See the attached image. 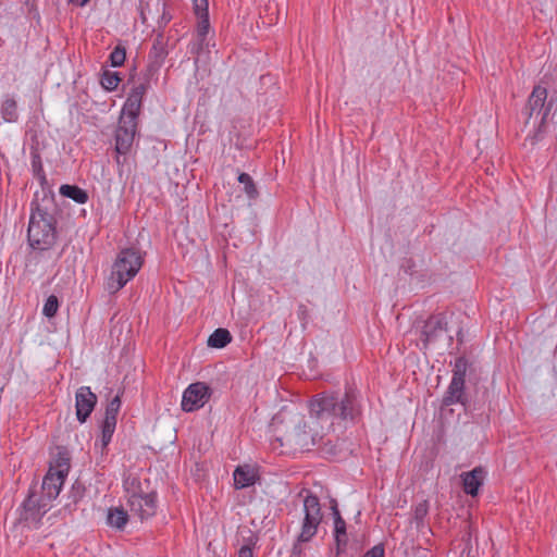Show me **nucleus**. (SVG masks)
<instances>
[{
	"label": "nucleus",
	"mask_w": 557,
	"mask_h": 557,
	"mask_svg": "<svg viewBox=\"0 0 557 557\" xmlns=\"http://www.w3.org/2000/svg\"><path fill=\"white\" fill-rule=\"evenodd\" d=\"M89 0H70V2L77 7H84Z\"/></svg>",
	"instance_id": "nucleus-43"
},
{
	"label": "nucleus",
	"mask_w": 557,
	"mask_h": 557,
	"mask_svg": "<svg viewBox=\"0 0 557 557\" xmlns=\"http://www.w3.org/2000/svg\"><path fill=\"white\" fill-rule=\"evenodd\" d=\"M331 510L334 520L333 537H348L346 521L342 517L335 499L331 503Z\"/></svg>",
	"instance_id": "nucleus-20"
},
{
	"label": "nucleus",
	"mask_w": 557,
	"mask_h": 557,
	"mask_svg": "<svg viewBox=\"0 0 557 557\" xmlns=\"http://www.w3.org/2000/svg\"><path fill=\"white\" fill-rule=\"evenodd\" d=\"M154 5L157 10H159L160 8L162 9V15L158 21L159 27L166 26L168 23L172 20L171 14L166 12V4L162 0H156Z\"/></svg>",
	"instance_id": "nucleus-35"
},
{
	"label": "nucleus",
	"mask_w": 557,
	"mask_h": 557,
	"mask_svg": "<svg viewBox=\"0 0 557 557\" xmlns=\"http://www.w3.org/2000/svg\"><path fill=\"white\" fill-rule=\"evenodd\" d=\"M414 268V262L411 259H405L403 263L400 264V269L407 273L412 274Z\"/></svg>",
	"instance_id": "nucleus-41"
},
{
	"label": "nucleus",
	"mask_w": 557,
	"mask_h": 557,
	"mask_svg": "<svg viewBox=\"0 0 557 557\" xmlns=\"http://www.w3.org/2000/svg\"><path fill=\"white\" fill-rule=\"evenodd\" d=\"M121 405V396L117 394L107 405L103 420L116 423Z\"/></svg>",
	"instance_id": "nucleus-27"
},
{
	"label": "nucleus",
	"mask_w": 557,
	"mask_h": 557,
	"mask_svg": "<svg viewBox=\"0 0 557 557\" xmlns=\"http://www.w3.org/2000/svg\"><path fill=\"white\" fill-rule=\"evenodd\" d=\"M234 486L237 490L246 488L256 483V473L249 467H237L233 473Z\"/></svg>",
	"instance_id": "nucleus-17"
},
{
	"label": "nucleus",
	"mask_w": 557,
	"mask_h": 557,
	"mask_svg": "<svg viewBox=\"0 0 557 557\" xmlns=\"http://www.w3.org/2000/svg\"><path fill=\"white\" fill-rule=\"evenodd\" d=\"M166 54H168V51H166V48H165V45H164L162 38L156 39V41L153 42L152 48L150 50V55L153 57L154 60L158 62V61H163L164 58L166 57Z\"/></svg>",
	"instance_id": "nucleus-33"
},
{
	"label": "nucleus",
	"mask_w": 557,
	"mask_h": 557,
	"mask_svg": "<svg viewBox=\"0 0 557 557\" xmlns=\"http://www.w3.org/2000/svg\"><path fill=\"white\" fill-rule=\"evenodd\" d=\"M123 488L128 495V498H133V496H138L144 493L140 479L134 474H127L124 476Z\"/></svg>",
	"instance_id": "nucleus-23"
},
{
	"label": "nucleus",
	"mask_w": 557,
	"mask_h": 557,
	"mask_svg": "<svg viewBox=\"0 0 557 557\" xmlns=\"http://www.w3.org/2000/svg\"><path fill=\"white\" fill-rule=\"evenodd\" d=\"M237 180L240 184L244 185V191L249 199L255 200L258 198L259 191L256 187L252 177L248 173H240Z\"/></svg>",
	"instance_id": "nucleus-25"
},
{
	"label": "nucleus",
	"mask_w": 557,
	"mask_h": 557,
	"mask_svg": "<svg viewBox=\"0 0 557 557\" xmlns=\"http://www.w3.org/2000/svg\"><path fill=\"white\" fill-rule=\"evenodd\" d=\"M69 470L70 459L62 455L57 459L55 467L51 466L49 468V471L42 480L40 491H38L39 496L44 497L48 504L51 505L59 496L65 478L69 474Z\"/></svg>",
	"instance_id": "nucleus-6"
},
{
	"label": "nucleus",
	"mask_w": 557,
	"mask_h": 557,
	"mask_svg": "<svg viewBox=\"0 0 557 557\" xmlns=\"http://www.w3.org/2000/svg\"><path fill=\"white\" fill-rule=\"evenodd\" d=\"M428 512H429L428 500H422L413 507L412 519L416 523L417 529H421L424 527V519L428 516Z\"/></svg>",
	"instance_id": "nucleus-26"
},
{
	"label": "nucleus",
	"mask_w": 557,
	"mask_h": 557,
	"mask_svg": "<svg viewBox=\"0 0 557 557\" xmlns=\"http://www.w3.org/2000/svg\"><path fill=\"white\" fill-rule=\"evenodd\" d=\"M128 522L127 511L122 507L110 508L108 511L107 523L117 530H123Z\"/></svg>",
	"instance_id": "nucleus-19"
},
{
	"label": "nucleus",
	"mask_w": 557,
	"mask_h": 557,
	"mask_svg": "<svg viewBox=\"0 0 557 557\" xmlns=\"http://www.w3.org/2000/svg\"><path fill=\"white\" fill-rule=\"evenodd\" d=\"M97 405V396L89 386H81L75 394L76 418L85 423Z\"/></svg>",
	"instance_id": "nucleus-13"
},
{
	"label": "nucleus",
	"mask_w": 557,
	"mask_h": 557,
	"mask_svg": "<svg viewBox=\"0 0 557 557\" xmlns=\"http://www.w3.org/2000/svg\"><path fill=\"white\" fill-rule=\"evenodd\" d=\"M362 557H385V548L382 543L374 545Z\"/></svg>",
	"instance_id": "nucleus-39"
},
{
	"label": "nucleus",
	"mask_w": 557,
	"mask_h": 557,
	"mask_svg": "<svg viewBox=\"0 0 557 557\" xmlns=\"http://www.w3.org/2000/svg\"><path fill=\"white\" fill-rule=\"evenodd\" d=\"M116 423L110 421H102L101 423V436H100V448L101 453H104L108 445L112 441V436L115 432Z\"/></svg>",
	"instance_id": "nucleus-24"
},
{
	"label": "nucleus",
	"mask_w": 557,
	"mask_h": 557,
	"mask_svg": "<svg viewBox=\"0 0 557 557\" xmlns=\"http://www.w3.org/2000/svg\"><path fill=\"white\" fill-rule=\"evenodd\" d=\"M144 263L140 252L134 248L122 249L111 268L106 281V289L110 294L120 292L139 272Z\"/></svg>",
	"instance_id": "nucleus-4"
},
{
	"label": "nucleus",
	"mask_w": 557,
	"mask_h": 557,
	"mask_svg": "<svg viewBox=\"0 0 557 557\" xmlns=\"http://www.w3.org/2000/svg\"><path fill=\"white\" fill-rule=\"evenodd\" d=\"M468 367H469V363H468L467 358L462 357V356L458 357L455 360V364H454V369H453V377L451 379L466 382V375H467Z\"/></svg>",
	"instance_id": "nucleus-30"
},
{
	"label": "nucleus",
	"mask_w": 557,
	"mask_h": 557,
	"mask_svg": "<svg viewBox=\"0 0 557 557\" xmlns=\"http://www.w3.org/2000/svg\"><path fill=\"white\" fill-rule=\"evenodd\" d=\"M335 543V556L334 557H343L346 553L348 545V537H334Z\"/></svg>",
	"instance_id": "nucleus-37"
},
{
	"label": "nucleus",
	"mask_w": 557,
	"mask_h": 557,
	"mask_svg": "<svg viewBox=\"0 0 557 557\" xmlns=\"http://www.w3.org/2000/svg\"><path fill=\"white\" fill-rule=\"evenodd\" d=\"M149 3H140V18H141V22L143 23H146L147 20H148V15L150 14V8H149Z\"/></svg>",
	"instance_id": "nucleus-42"
},
{
	"label": "nucleus",
	"mask_w": 557,
	"mask_h": 557,
	"mask_svg": "<svg viewBox=\"0 0 557 557\" xmlns=\"http://www.w3.org/2000/svg\"><path fill=\"white\" fill-rule=\"evenodd\" d=\"M2 119L8 123H14L18 120L17 103L12 97H7L0 108Z\"/></svg>",
	"instance_id": "nucleus-22"
},
{
	"label": "nucleus",
	"mask_w": 557,
	"mask_h": 557,
	"mask_svg": "<svg viewBox=\"0 0 557 557\" xmlns=\"http://www.w3.org/2000/svg\"><path fill=\"white\" fill-rule=\"evenodd\" d=\"M449 343L453 342V336H448Z\"/></svg>",
	"instance_id": "nucleus-45"
},
{
	"label": "nucleus",
	"mask_w": 557,
	"mask_h": 557,
	"mask_svg": "<svg viewBox=\"0 0 557 557\" xmlns=\"http://www.w3.org/2000/svg\"><path fill=\"white\" fill-rule=\"evenodd\" d=\"M147 87L144 83L134 86L127 96L123 106L122 117L127 120L137 121L138 114L141 109L143 98L146 94Z\"/></svg>",
	"instance_id": "nucleus-14"
},
{
	"label": "nucleus",
	"mask_w": 557,
	"mask_h": 557,
	"mask_svg": "<svg viewBox=\"0 0 557 557\" xmlns=\"http://www.w3.org/2000/svg\"><path fill=\"white\" fill-rule=\"evenodd\" d=\"M209 47L210 41L208 40V36L196 35V40L189 45V52L197 57L195 60L196 63L202 52L209 51Z\"/></svg>",
	"instance_id": "nucleus-28"
},
{
	"label": "nucleus",
	"mask_w": 557,
	"mask_h": 557,
	"mask_svg": "<svg viewBox=\"0 0 557 557\" xmlns=\"http://www.w3.org/2000/svg\"><path fill=\"white\" fill-rule=\"evenodd\" d=\"M256 544V541L252 536L247 540V543L243 545L238 550V557H253V548L252 546Z\"/></svg>",
	"instance_id": "nucleus-38"
},
{
	"label": "nucleus",
	"mask_w": 557,
	"mask_h": 557,
	"mask_svg": "<svg viewBox=\"0 0 557 557\" xmlns=\"http://www.w3.org/2000/svg\"><path fill=\"white\" fill-rule=\"evenodd\" d=\"M59 309V299L54 295H50L44 305L42 314L47 318H53Z\"/></svg>",
	"instance_id": "nucleus-32"
},
{
	"label": "nucleus",
	"mask_w": 557,
	"mask_h": 557,
	"mask_svg": "<svg viewBox=\"0 0 557 557\" xmlns=\"http://www.w3.org/2000/svg\"><path fill=\"white\" fill-rule=\"evenodd\" d=\"M194 12L196 16L199 15H208L209 14V3L208 0H193Z\"/></svg>",
	"instance_id": "nucleus-36"
},
{
	"label": "nucleus",
	"mask_w": 557,
	"mask_h": 557,
	"mask_svg": "<svg viewBox=\"0 0 557 557\" xmlns=\"http://www.w3.org/2000/svg\"><path fill=\"white\" fill-rule=\"evenodd\" d=\"M212 389L205 382H196L188 385L182 397V409L193 412L202 408L211 398Z\"/></svg>",
	"instance_id": "nucleus-9"
},
{
	"label": "nucleus",
	"mask_w": 557,
	"mask_h": 557,
	"mask_svg": "<svg viewBox=\"0 0 557 557\" xmlns=\"http://www.w3.org/2000/svg\"><path fill=\"white\" fill-rule=\"evenodd\" d=\"M137 131V121L121 117L115 131L116 163L120 164V156L127 154L133 146Z\"/></svg>",
	"instance_id": "nucleus-10"
},
{
	"label": "nucleus",
	"mask_w": 557,
	"mask_h": 557,
	"mask_svg": "<svg viewBox=\"0 0 557 557\" xmlns=\"http://www.w3.org/2000/svg\"><path fill=\"white\" fill-rule=\"evenodd\" d=\"M484 475L485 471L481 467H476L469 472H463L460 478L465 493L471 496H476L480 487L483 485Z\"/></svg>",
	"instance_id": "nucleus-15"
},
{
	"label": "nucleus",
	"mask_w": 557,
	"mask_h": 557,
	"mask_svg": "<svg viewBox=\"0 0 557 557\" xmlns=\"http://www.w3.org/2000/svg\"><path fill=\"white\" fill-rule=\"evenodd\" d=\"M302 519L300 521L299 542H311L318 534L319 527L323 519L320 499L309 493L304 498Z\"/></svg>",
	"instance_id": "nucleus-5"
},
{
	"label": "nucleus",
	"mask_w": 557,
	"mask_h": 557,
	"mask_svg": "<svg viewBox=\"0 0 557 557\" xmlns=\"http://www.w3.org/2000/svg\"><path fill=\"white\" fill-rule=\"evenodd\" d=\"M62 197L70 198L76 203L84 205L88 201V193L77 185L63 184L59 188Z\"/></svg>",
	"instance_id": "nucleus-18"
},
{
	"label": "nucleus",
	"mask_w": 557,
	"mask_h": 557,
	"mask_svg": "<svg viewBox=\"0 0 557 557\" xmlns=\"http://www.w3.org/2000/svg\"><path fill=\"white\" fill-rule=\"evenodd\" d=\"M310 413L320 420L357 421L362 413L360 393L348 387L341 393H322L310 401Z\"/></svg>",
	"instance_id": "nucleus-2"
},
{
	"label": "nucleus",
	"mask_w": 557,
	"mask_h": 557,
	"mask_svg": "<svg viewBox=\"0 0 557 557\" xmlns=\"http://www.w3.org/2000/svg\"><path fill=\"white\" fill-rule=\"evenodd\" d=\"M447 332V322L442 314L431 315L423 324L420 339L423 348L436 343Z\"/></svg>",
	"instance_id": "nucleus-11"
},
{
	"label": "nucleus",
	"mask_w": 557,
	"mask_h": 557,
	"mask_svg": "<svg viewBox=\"0 0 557 557\" xmlns=\"http://www.w3.org/2000/svg\"><path fill=\"white\" fill-rule=\"evenodd\" d=\"M305 542H299L298 541V536L296 537V541L293 545V548H292V556L293 557H302V554H304V549H302V544Z\"/></svg>",
	"instance_id": "nucleus-40"
},
{
	"label": "nucleus",
	"mask_w": 557,
	"mask_h": 557,
	"mask_svg": "<svg viewBox=\"0 0 557 557\" xmlns=\"http://www.w3.org/2000/svg\"><path fill=\"white\" fill-rule=\"evenodd\" d=\"M57 218L53 203V196L44 193L34 195L30 202V216L27 228L28 245L40 251L51 249L57 242Z\"/></svg>",
	"instance_id": "nucleus-1"
},
{
	"label": "nucleus",
	"mask_w": 557,
	"mask_h": 557,
	"mask_svg": "<svg viewBox=\"0 0 557 557\" xmlns=\"http://www.w3.org/2000/svg\"><path fill=\"white\" fill-rule=\"evenodd\" d=\"M457 336H458V341L461 343L462 342L461 330L457 333Z\"/></svg>",
	"instance_id": "nucleus-44"
},
{
	"label": "nucleus",
	"mask_w": 557,
	"mask_h": 557,
	"mask_svg": "<svg viewBox=\"0 0 557 557\" xmlns=\"http://www.w3.org/2000/svg\"><path fill=\"white\" fill-rule=\"evenodd\" d=\"M121 82V78L119 76L117 72H111V71H104L100 78L101 86L109 91L114 90L119 83Z\"/></svg>",
	"instance_id": "nucleus-29"
},
{
	"label": "nucleus",
	"mask_w": 557,
	"mask_h": 557,
	"mask_svg": "<svg viewBox=\"0 0 557 557\" xmlns=\"http://www.w3.org/2000/svg\"><path fill=\"white\" fill-rule=\"evenodd\" d=\"M127 504L131 512L139 517L140 520L149 519L157 511V493L150 492L133 496V498H128Z\"/></svg>",
	"instance_id": "nucleus-12"
},
{
	"label": "nucleus",
	"mask_w": 557,
	"mask_h": 557,
	"mask_svg": "<svg viewBox=\"0 0 557 557\" xmlns=\"http://www.w3.org/2000/svg\"><path fill=\"white\" fill-rule=\"evenodd\" d=\"M281 446H295L300 449L309 450L318 443V434H311L307 431V423L302 418H298L293 431L288 432L284 437H276Z\"/></svg>",
	"instance_id": "nucleus-8"
},
{
	"label": "nucleus",
	"mask_w": 557,
	"mask_h": 557,
	"mask_svg": "<svg viewBox=\"0 0 557 557\" xmlns=\"http://www.w3.org/2000/svg\"><path fill=\"white\" fill-rule=\"evenodd\" d=\"M547 95L545 87L535 86L524 108V113L528 115L525 125L534 120L532 129L525 138L532 146L541 141L547 133V117L552 110V101H547Z\"/></svg>",
	"instance_id": "nucleus-3"
},
{
	"label": "nucleus",
	"mask_w": 557,
	"mask_h": 557,
	"mask_svg": "<svg viewBox=\"0 0 557 557\" xmlns=\"http://www.w3.org/2000/svg\"><path fill=\"white\" fill-rule=\"evenodd\" d=\"M198 23H197V32L196 35L199 36H208L210 30V22H209V14L208 15H199Z\"/></svg>",
	"instance_id": "nucleus-34"
},
{
	"label": "nucleus",
	"mask_w": 557,
	"mask_h": 557,
	"mask_svg": "<svg viewBox=\"0 0 557 557\" xmlns=\"http://www.w3.org/2000/svg\"><path fill=\"white\" fill-rule=\"evenodd\" d=\"M232 342V335L228 330L219 327L208 338V346L212 348H224Z\"/></svg>",
	"instance_id": "nucleus-21"
},
{
	"label": "nucleus",
	"mask_w": 557,
	"mask_h": 557,
	"mask_svg": "<svg viewBox=\"0 0 557 557\" xmlns=\"http://www.w3.org/2000/svg\"><path fill=\"white\" fill-rule=\"evenodd\" d=\"M465 381L450 380V383L443 396V406H451L456 404L466 405L467 396L465 393Z\"/></svg>",
	"instance_id": "nucleus-16"
},
{
	"label": "nucleus",
	"mask_w": 557,
	"mask_h": 557,
	"mask_svg": "<svg viewBox=\"0 0 557 557\" xmlns=\"http://www.w3.org/2000/svg\"><path fill=\"white\" fill-rule=\"evenodd\" d=\"M126 59V50L124 47L117 45L110 53L109 61L111 66L117 67L124 64Z\"/></svg>",
	"instance_id": "nucleus-31"
},
{
	"label": "nucleus",
	"mask_w": 557,
	"mask_h": 557,
	"mask_svg": "<svg viewBox=\"0 0 557 557\" xmlns=\"http://www.w3.org/2000/svg\"><path fill=\"white\" fill-rule=\"evenodd\" d=\"M51 505L39 496L35 487H30L27 498L21 505L20 520L28 527L37 528L42 517L50 510Z\"/></svg>",
	"instance_id": "nucleus-7"
}]
</instances>
